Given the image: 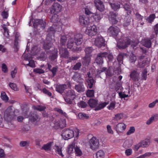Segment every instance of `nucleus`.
<instances>
[{
    "label": "nucleus",
    "mask_w": 158,
    "mask_h": 158,
    "mask_svg": "<svg viewBox=\"0 0 158 158\" xmlns=\"http://www.w3.org/2000/svg\"><path fill=\"white\" fill-rule=\"evenodd\" d=\"M66 96L73 99L75 97V94L74 91L73 90H68L66 93Z\"/></svg>",
    "instance_id": "obj_28"
},
{
    "label": "nucleus",
    "mask_w": 158,
    "mask_h": 158,
    "mask_svg": "<svg viewBox=\"0 0 158 158\" xmlns=\"http://www.w3.org/2000/svg\"><path fill=\"white\" fill-rule=\"evenodd\" d=\"M117 14L113 12L110 13V15L109 16V20L112 24H116L117 23L118 21L116 19V17Z\"/></svg>",
    "instance_id": "obj_22"
},
{
    "label": "nucleus",
    "mask_w": 158,
    "mask_h": 158,
    "mask_svg": "<svg viewBox=\"0 0 158 158\" xmlns=\"http://www.w3.org/2000/svg\"><path fill=\"white\" fill-rule=\"evenodd\" d=\"M86 95L89 97H93L94 96V91L93 90H88L86 93Z\"/></svg>",
    "instance_id": "obj_47"
},
{
    "label": "nucleus",
    "mask_w": 158,
    "mask_h": 158,
    "mask_svg": "<svg viewBox=\"0 0 158 158\" xmlns=\"http://www.w3.org/2000/svg\"><path fill=\"white\" fill-rule=\"evenodd\" d=\"M89 106L91 107H95L98 104V101L94 99H90L88 101Z\"/></svg>",
    "instance_id": "obj_30"
},
{
    "label": "nucleus",
    "mask_w": 158,
    "mask_h": 158,
    "mask_svg": "<svg viewBox=\"0 0 158 158\" xmlns=\"http://www.w3.org/2000/svg\"><path fill=\"white\" fill-rule=\"evenodd\" d=\"M123 7L125 10L128 11L127 13H129L130 14L131 13V11L130 10V6L128 3H125L124 4L123 6ZM127 14H128L127 13Z\"/></svg>",
    "instance_id": "obj_58"
},
{
    "label": "nucleus",
    "mask_w": 158,
    "mask_h": 158,
    "mask_svg": "<svg viewBox=\"0 0 158 158\" xmlns=\"http://www.w3.org/2000/svg\"><path fill=\"white\" fill-rule=\"evenodd\" d=\"M145 66H148V62L145 60L139 62L138 64V66L140 68H143Z\"/></svg>",
    "instance_id": "obj_52"
},
{
    "label": "nucleus",
    "mask_w": 158,
    "mask_h": 158,
    "mask_svg": "<svg viewBox=\"0 0 158 158\" xmlns=\"http://www.w3.org/2000/svg\"><path fill=\"white\" fill-rule=\"evenodd\" d=\"M131 40L129 38L125 37L118 43L117 45L120 48L124 49L131 44Z\"/></svg>",
    "instance_id": "obj_6"
},
{
    "label": "nucleus",
    "mask_w": 158,
    "mask_h": 158,
    "mask_svg": "<svg viewBox=\"0 0 158 158\" xmlns=\"http://www.w3.org/2000/svg\"><path fill=\"white\" fill-rule=\"evenodd\" d=\"M91 57L90 56H85L82 59L81 61L83 65L85 66H87L89 64L90 62Z\"/></svg>",
    "instance_id": "obj_25"
},
{
    "label": "nucleus",
    "mask_w": 158,
    "mask_h": 158,
    "mask_svg": "<svg viewBox=\"0 0 158 158\" xmlns=\"http://www.w3.org/2000/svg\"><path fill=\"white\" fill-rule=\"evenodd\" d=\"M112 9L114 11H118L120 8V3L118 2L111 3L109 2Z\"/></svg>",
    "instance_id": "obj_24"
},
{
    "label": "nucleus",
    "mask_w": 158,
    "mask_h": 158,
    "mask_svg": "<svg viewBox=\"0 0 158 158\" xmlns=\"http://www.w3.org/2000/svg\"><path fill=\"white\" fill-rule=\"evenodd\" d=\"M157 103H158L157 105L158 106V100H156L152 103L149 104L148 105V107L150 108H153Z\"/></svg>",
    "instance_id": "obj_63"
},
{
    "label": "nucleus",
    "mask_w": 158,
    "mask_h": 158,
    "mask_svg": "<svg viewBox=\"0 0 158 158\" xmlns=\"http://www.w3.org/2000/svg\"><path fill=\"white\" fill-rule=\"evenodd\" d=\"M93 49L91 47H88L86 48L85 50V56H90L91 57L92 55L91 54V53L93 51Z\"/></svg>",
    "instance_id": "obj_35"
},
{
    "label": "nucleus",
    "mask_w": 158,
    "mask_h": 158,
    "mask_svg": "<svg viewBox=\"0 0 158 158\" xmlns=\"http://www.w3.org/2000/svg\"><path fill=\"white\" fill-rule=\"evenodd\" d=\"M74 40L76 45H80L82 42V35L81 34H77L75 35Z\"/></svg>",
    "instance_id": "obj_23"
},
{
    "label": "nucleus",
    "mask_w": 158,
    "mask_h": 158,
    "mask_svg": "<svg viewBox=\"0 0 158 158\" xmlns=\"http://www.w3.org/2000/svg\"><path fill=\"white\" fill-rule=\"evenodd\" d=\"M126 128L125 124L123 123H120L118 124L116 127V130L118 133H122L123 132Z\"/></svg>",
    "instance_id": "obj_21"
},
{
    "label": "nucleus",
    "mask_w": 158,
    "mask_h": 158,
    "mask_svg": "<svg viewBox=\"0 0 158 158\" xmlns=\"http://www.w3.org/2000/svg\"><path fill=\"white\" fill-rule=\"evenodd\" d=\"M38 118V116L36 114H33V115H31L30 117V119L32 122H34L36 121Z\"/></svg>",
    "instance_id": "obj_49"
},
{
    "label": "nucleus",
    "mask_w": 158,
    "mask_h": 158,
    "mask_svg": "<svg viewBox=\"0 0 158 158\" xmlns=\"http://www.w3.org/2000/svg\"><path fill=\"white\" fill-rule=\"evenodd\" d=\"M155 15L154 14L151 15L147 18L146 19L147 21L149 23H152L155 18Z\"/></svg>",
    "instance_id": "obj_43"
},
{
    "label": "nucleus",
    "mask_w": 158,
    "mask_h": 158,
    "mask_svg": "<svg viewBox=\"0 0 158 158\" xmlns=\"http://www.w3.org/2000/svg\"><path fill=\"white\" fill-rule=\"evenodd\" d=\"M108 104V103L106 102H104L100 104L98 106L95 107V110H98L103 108Z\"/></svg>",
    "instance_id": "obj_38"
},
{
    "label": "nucleus",
    "mask_w": 158,
    "mask_h": 158,
    "mask_svg": "<svg viewBox=\"0 0 158 158\" xmlns=\"http://www.w3.org/2000/svg\"><path fill=\"white\" fill-rule=\"evenodd\" d=\"M150 143V140L146 139L141 141L139 143L135 145V150L137 151L140 148H146L148 146Z\"/></svg>",
    "instance_id": "obj_9"
},
{
    "label": "nucleus",
    "mask_w": 158,
    "mask_h": 158,
    "mask_svg": "<svg viewBox=\"0 0 158 158\" xmlns=\"http://www.w3.org/2000/svg\"><path fill=\"white\" fill-rule=\"evenodd\" d=\"M102 15L101 14H97L95 15L94 16V18L95 20L97 22H99L102 18Z\"/></svg>",
    "instance_id": "obj_46"
},
{
    "label": "nucleus",
    "mask_w": 158,
    "mask_h": 158,
    "mask_svg": "<svg viewBox=\"0 0 158 158\" xmlns=\"http://www.w3.org/2000/svg\"><path fill=\"white\" fill-rule=\"evenodd\" d=\"M2 27L4 30V35L5 36L7 37L9 36V31L8 28L6 27V26L5 24H3Z\"/></svg>",
    "instance_id": "obj_42"
},
{
    "label": "nucleus",
    "mask_w": 158,
    "mask_h": 158,
    "mask_svg": "<svg viewBox=\"0 0 158 158\" xmlns=\"http://www.w3.org/2000/svg\"><path fill=\"white\" fill-rule=\"evenodd\" d=\"M95 45L99 48L104 46L106 44L105 42L104 38L101 36L97 37L94 41Z\"/></svg>",
    "instance_id": "obj_12"
},
{
    "label": "nucleus",
    "mask_w": 158,
    "mask_h": 158,
    "mask_svg": "<svg viewBox=\"0 0 158 158\" xmlns=\"http://www.w3.org/2000/svg\"><path fill=\"white\" fill-rule=\"evenodd\" d=\"M85 13L87 15H90L93 13L91 8L89 6H87L85 8Z\"/></svg>",
    "instance_id": "obj_39"
},
{
    "label": "nucleus",
    "mask_w": 158,
    "mask_h": 158,
    "mask_svg": "<svg viewBox=\"0 0 158 158\" xmlns=\"http://www.w3.org/2000/svg\"><path fill=\"white\" fill-rule=\"evenodd\" d=\"M72 79L74 81L79 83H83L84 79L81 74L78 73H75L72 77Z\"/></svg>",
    "instance_id": "obj_18"
},
{
    "label": "nucleus",
    "mask_w": 158,
    "mask_h": 158,
    "mask_svg": "<svg viewBox=\"0 0 158 158\" xmlns=\"http://www.w3.org/2000/svg\"><path fill=\"white\" fill-rule=\"evenodd\" d=\"M85 83L88 88H92L94 82V80L89 72H88L85 75Z\"/></svg>",
    "instance_id": "obj_7"
},
{
    "label": "nucleus",
    "mask_w": 158,
    "mask_h": 158,
    "mask_svg": "<svg viewBox=\"0 0 158 158\" xmlns=\"http://www.w3.org/2000/svg\"><path fill=\"white\" fill-rule=\"evenodd\" d=\"M123 117V114L122 113L118 114L115 115V116L113 118L112 120L118 121L122 119Z\"/></svg>",
    "instance_id": "obj_41"
},
{
    "label": "nucleus",
    "mask_w": 158,
    "mask_h": 158,
    "mask_svg": "<svg viewBox=\"0 0 158 158\" xmlns=\"http://www.w3.org/2000/svg\"><path fill=\"white\" fill-rule=\"evenodd\" d=\"M77 104L79 107H81V108H85L87 106V104L83 101L80 102L78 103Z\"/></svg>",
    "instance_id": "obj_53"
},
{
    "label": "nucleus",
    "mask_w": 158,
    "mask_h": 158,
    "mask_svg": "<svg viewBox=\"0 0 158 158\" xmlns=\"http://www.w3.org/2000/svg\"><path fill=\"white\" fill-rule=\"evenodd\" d=\"M67 40V37L66 35H61L60 39V47H65Z\"/></svg>",
    "instance_id": "obj_29"
},
{
    "label": "nucleus",
    "mask_w": 158,
    "mask_h": 158,
    "mask_svg": "<svg viewBox=\"0 0 158 158\" xmlns=\"http://www.w3.org/2000/svg\"><path fill=\"white\" fill-rule=\"evenodd\" d=\"M124 56V54L123 53H120L118 56L117 59L119 62L121 63L123 61Z\"/></svg>",
    "instance_id": "obj_56"
},
{
    "label": "nucleus",
    "mask_w": 158,
    "mask_h": 158,
    "mask_svg": "<svg viewBox=\"0 0 158 158\" xmlns=\"http://www.w3.org/2000/svg\"><path fill=\"white\" fill-rule=\"evenodd\" d=\"M135 131V127H131L130 128L129 130L127 133V135H130L132 134Z\"/></svg>",
    "instance_id": "obj_57"
},
{
    "label": "nucleus",
    "mask_w": 158,
    "mask_h": 158,
    "mask_svg": "<svg viewBox=\"0 0 158 158\" xmlns=\"http://www.w3.org/2000/svg\"><path fill=\"white\" fill-rule=\"evenodd\" d=\"M120 31L119 28L115 26L110 27L108 30V33L110 36L116 37Z\"/></svg>",
    "instance_id": "obj_8"
},
{
    "label": "nucleus",
    "mask_w": 158,
    "mask_h": 158,
    "mask_svg": "<svg viewBox=\"0 0 158 158\" xmlns=\"http://www.w3.org/2000/svg\"><path fill=\"white\" fill-rule=\"evenodd\" d=\"M1 98L2 100L5 102H8L9 100V98L5 92H2L1 93Z\"/></svg>",
    "instance_id": "obj_36"
},
{
    "label": "nucleus",
    "mask_w": 158,
    "mask_h": 158,
    "mask_svg": "<svg viewBox=\"0 0 158 158\" xmlns=\"http://www.w3.org/2000/svg\"><path fill=\"white\" fill-rule=\"evenodd\" d=\"M97 29L96 26L93 25L88 27L85 30V34L89 35L92 36L95 35L97 33Z\"/></svg>",
    "instance_id": "obj_11"
},
{
    "label": "nucleus",
    "mask_w": 158,
    "mask_h": 158,
    "mask_svg": "<svg viewBox=\"0 0 158 158\" xmlns=\"http://www.w3.org/2000/svg\"><path fill=\"white\" fill-rule=\"evenodd\" d=\"M62 6L58 2L54 3L49 8L50 13L51 14H57L62 10Z\"/></svg>",
    "instance_id": "obj_5"
},
{
    "label": "nucleus",
    "mask_w": 158,
    "mask_h": 158,
    "mask_svg": "<svg viewBox=\"0 0 158 158\" xmlns=\"http://www.w3.org/2000/svg\"><path fill=\"white\" fill-rule=\"evenodd\" d=\"M48 31L49 33L47 35L46 42L43 45L44 48L46 51L49 49L53 46L52 43L51 42L52 38H51L50 36L51 35L52 36V34L53 35L55 32L54 29L52 27H50Z\"/></svg>",
    "instance_id": "obj_2"
},
{
    "label": "nucleus",
    "mask_w": 158,
    "mask_h": 158,
    "mask_svg": "<svg viewBox=\"0 0 158 158\" xmlns=\"http://www.w3.org/2000/svg\"><path fill=\"white\" fill-rule=\"evenodd\" d=\"M33 108L34 109L40 111H43L46 109L45 106L41 105L34 106Z\"/></svg>",
    "instance_id": "obj_48"
},
{
    "label": "nucleus",
    "mask_w": 158,
    "mask_h": 158,
    "mask_svg": "<svg viewBox=\"0 0 158 158\" xmlns=\"http://www.w3.org/2000/svg\"><path fill=\"white\" fill-rule=\"evenodd\" d=\"M79 131L77 129H75L74 131L69 129H64L62 131L61 136L64 140H67L73 138L74 135L77 137Z\"/></svg>",
    "instance_id": "obj_1"
},
{
    "label": "nucleus",
    "mask_w": 158,
    "mask_h": 158,
    "mask_svg": "<svg viewBox=\"0 0 158 158\" xmlns=\"http://www.w3.org/2000/svg\"><path fill=\"white\" fill-rule=\"evenodd\" d=\"M62 123L63 124H62L60 122L59 123V122H56L55 123V125L59 127H62L65 126V121L64 120H63L62 121Z\"/></svg>",
    "instance_id": "obj_55"
},
{
    "label": "nucleus",
    "mask_w": 158,
    "mask_h": 158,
    "mask_svg": "<svg viewBox=\"0 0 158 158\" xmlns=\"http://www.w3.org/2000/svg\"><path fill=\"white\" fill-rule=\"evenodd\" d=\"M75 146V143L74 142L72 143L69 145L67 150L68 154H70L73 152V148Z\"/></svg>",
    "instance_id": "obj_33"
},
{
    "label": "nucleus",
    "mask_w": 158,
    "mask_h": 158,
    "mask_svg": "<svg viewBox=\"0 0 158 158\" xmlns=\"http://www.w3.org/2000/svg\"><path fill=\"white\" fill-rule=\"evenodd\" d=\"M56 152L58 154L62 157L64 156V155L62 152L61 148H60L59 147L57 146L56 147Z\"/></svg>",
    "instance_id": "obj_61"
},
{
    "label": "nucleus",
    "mask_w": 158,
    "mask_h": 158,
    "mask_svg": "<svg viewBox=\"0 0 158 158\" xmlns=\"http://www.w3.org/2000/svg\"><path fill=\"white\" fill-rule=\"evenodd\" d=\"M96 156L97 158H104L105 153L103 151L100 150L97 152Z\"/></svg>",
    "instance_id": "obj_31"
},
{
    "label": "nucleus",
    "mask_w": 158,
    "mask_h": 158,
    "mask_svg": "<svg viewBox=\"0 0 158 158\" xmlns=\"http://www.w3.org/2000/svg\"><path fill=\"white\" fill-rule=\"evenodd\" d=\"M94 3L97 8L100 11H103L105 9L103 3L100 0H95Z\"/></svg>",
    "instance_id": "obj_20"
},
{
    "label": "nucleus",
    "mask_w": 158,
    "mask_h": 158,
    "mask_svg": "<svg viewBox=\"0 0 158 158\" xmlns=\"http://www.w3.org/2000/svg\"><path fill=\"white\" fill-rule=\"evenodd\" d=\"M83 84V83H79V84L75 85V89L77 92H82L84 91L85 87Z\"/></svg>",
    "instance_id": "obj_27"
},
{
    "label": "nucleus",
    "mask_w": 158,
    "mask_h": 158,
    "mask_svg": "<svg viewBox=\"0 0 158 158\" xmlns=\"http://www.w3.org/2000/svg\"><path fill=\"white\" fill-rule=\"evenodd\" d=\"M33 71L36 73H39L40 74L43 73H44V71L43 70L39 68H36L33 70Z\"/></svg>",
    "instance_id": "obj_54"
},
{
    "label": "nucleus",
    "mask_w": 158,
    "mask_h": 158,
    "mask_svg": "<svg viewBox=\"0 0 158 158\" xmlns=\"http://www.w3.org/2000/svg\"><path fill=\"white\" fill-rule=\"evenodd\" d=\"M2 70L4 73H7L8 72V69L6 65L3 63L2 64Z\"/></svg>",
    "instance_id": "obj_62"
},
{
    "label": "nucleus",
    "mask_w": 158,
    "mask_h": 158,
    "mask_svg": "<svg viewBox=\"0 0 158 158\" xmlns=\"http://www.w3.org/2000/svg\"><path fill=\"white\" fill-rule=\"evenodd\" d=\"M89 145L92 150H96L99 148L98 140L95 137H93L89 141Z\"/></svg>",
    "instance_id": "obj_10"
},
{
    "label": "nucleus",
    "mask_w": 158,
    "mask_h": 158,
    "mask_svg": "<svg viewBox=\"0 0 158 158\" xmlns=\"http://www.w3.org/2000/svg\"><path fill=\"white\" fill-rule=\"evenodd\" d=\"M107 53L106 52H100L98 54L95 61L96 63L102 64L103 63V57H106Z\"/></svg>",
    "instance_id": "obj_14"
},
{
    "label": "nucleus",
    "mask_w": 158,
    "mask_h": 158,
    "mask_svg": "<svg viewBox=\"0 0 158 158\" xmlns=\"http://www.w3.org/2000/svg\"><path fill=\"white\" fill-rule=\"evenodd\" d=\"M15 110L12 106L8 107L4 113V120L8 122L11 121L15 116Z\"/></svg>",
    "instance_id": "obj_3"
},
{
    "label": "nucleus",
    "mask_w": 158,
    "mask_h": 158,
    "mask_svg": "<svg viewBox=\"0 0 158 158\" xmlns=\"http://www.w3.org/2000/svg\"><path fill=\"white\" fill-rule=\"evenodd\" d=\"M122 88L121 85L120 83L119 82L117 83L115 86V89L118 93L119 96L120 98H124L130 96L129 88L126 89V91H124L123 93L119 92V89L121 90Z\"/></svg>",
    "instance_id": "obj_4"
},
{
    "label": "nucleus",
    "mask_w": 158,
    "mask_h": 158,
    "mask_svg": "<svg viewBox=\"0 0 158 158\" xmlns=\"http://www.w3.org/2000/svg\"><path fill=\"white\" fill-rule=\"evenodd\" d=\"M136 60V57L135 55L132 54L130 55L129 61L131 63H134Z\"/></svg>",
    "instance_id": "obj_51"
},
{
    "label": "nucleus",
    "mask_w": 158,
    "mask_h": 158,
    "mask_svg": "<svg viewBox=\"0 0 158 158\" xmlns=\"http://www.w3.org/2000/svg\"><path fill=\"white\" fill-rule=\"evenodd\" d=\"M135 16L136 18L139 21L140 24L141 25H143L144 24V22L143 21V17L138 13H136L135 14Z\"/></svg>",
    "instance_id": "obj_32"
},
{
    "label": "nucleus",
    "mask_w": 158,
    "mask_h": 158,
    "mask_svg": "<svg viewBox=\"0 0 158 158\" xmlns=\"http://www.w3.org/2000/svg\"><path fill=\"white\" fill-rule=\"evenodd\" d=\"M78 117L80 119H84L88 118V117L86 116V114L83 113H80L78 114Z\"/></svg>",
    "instance_id": "obj_60"
},
{
    "label": "nucleus",
    "mask_w": 158,
    "mask_h": 158,
    "mask_svg": "<svg viewBox=\"0 0 158 158\" xmlns=\"http://www.w3.org/2000/svg\"><path fill=\"white\" fill-rule=\"evenodd\" d=\"M51 148V145L50 143H49L46 144H44L42 147V149H43L45 151H48L50 150Z\"/></svg>",
    "instance_id": "obj_50"
},
{
    "label": "nucleus",
    "mask_w": 158,
    "mask_h": 158,
    "mask_svg": "<svg viewBox=\"0 0 158 158\" xmlns=\"http://www.w3.org/2000/svg\"><path fill=\"white\" fill-rule=\"evenodd\" d=\"M59 53L62 57L67 58L69 57V52L65 47H59Z\"/></svg>",
    "instance_id": "obj_15"
},
{
    "label": "nucleus",
    "mask_w": 158,
    "mask_h": 158,
    "mask_svg": "<svg viewBox=\"0 0 158 158\" xmlns=\"http://www.w3.org/2000/svg\"><path fill=\"white\" fill-rule=\"evenodd\" d=\"M81 66V62H78L76 64L73 68V69L74 70L79 69Z\"/></svg>",
    "instance_id": "obj_59"
},
{
    "label": "nucleus",
    "mask_w": 158,
    "mask_h": 158,
    "mask_svg": "<svg viewBox=\"0 0 158 158\" xmlns=\"http://www.w3.org/2000/svg\"><path fill=\"white\" fill-rule=\"evenodd\" d=\"M56 90L60 94H62L67 88V85L65 84L57 85H56Z\"/></svg>",
    "instance_id": "obj_19"
},
{
    "label": "nucleus",
    "mask_w": 158,
    "mask_h": 158,
    "mask_svg": "<svg viewBox=\"0 0 158 158\" xmlns=\"http://www.w3.org/2000/svg\"><path fill=\"white\" fill-rule=\"evenodd\" d=\"M152 153L150 152H146L143 155L140 156L139 157L140 158H145V157H148L150 156Z\"/></svg>",
    "instance_id": "obj_64"
},
{
    "label": "nucleus",
    "mask_w": 158,
    "mask_h": 158,
    "mask_svg": "<svg viewBox=\"0 0 158 158\" xmlns=\"http://www.w3.org/2000/svg\"><path fill=\"white\" fill-rule=\"evenodd\" d=\"M75 43L74 44V40L73 38L69 39L68 41L67 44V47L69 48L72 49L73 51H78L79 49H78L77 47L75 45Z\"/></svg>",
    "instance_id": "obj_16"
},
{
    "label": "nucleus",
    "mask_w": 158,
    "mask_h": 158,
    "mask_svg": "<svg viewBox=\"0 0 158 158\" xmlns=\"http://www.w3.org/2000/svg\"><path fill=\"white\" fill-rule=\"evenodd\" d=\"M147 71L146 69H144L142 71L141 74V79L146 80L147 78Z\"/></svg>",
    "instance_id": "obj_45"
},
{
    "label": "nucleus",
    "mask_w": 158,
    "mask_h": 158,
    "mask_svg": "<svg viewBox=\"0 0 158 158\" xmlns=\"http://www.w3.org/2000/svg\"><path fill=\"white\" fill-rule=\"evenodd\" d=\"M35 22L38 23V26L40 27L42 29H44L45 25V22L42 19H37Z\"/></svg>",
    "instance_id": "obj_34"
},
{
    "label": "nucleus",
    "mask_w": 158,
    "mask_h": 158,
    "mask_svg": "<svg viewBox=\"0 0 158 158\" xmlns=\"http://www.w3.org/2000/svg\"><path fill=\"white\" fill-rule=\"evenodd\" d=\"M53 15L52 17L50 18V21L53 23H56L58 21L57 18L58 16L57 14H52Z\"/></svg>",
    "instance_id": "obj_44"
},
{
    "label": "nucleus",
    "mask_w": 158,
    "mask_h": 158,
    "mask_svg": "<svg viewBox=\"0 0 158 158\" xmlns=\"http://www.w3.org/2000/svg\"><path fill=\"white\" fill-rule=\"evenodd\" d=\"M142 44L143 45L146 47L150 48L151 47L152 43L149 39L146 38L142 40Z\"/></svg>",
    "instance_id": "obj_26"
},
{
    "label": "nucleus",
    "mask_w": 158,
    "mask_h": 158,
    "mask_svg": "<svg viewBox=\"0 0 158 158\" xmlns=\"http://www.w3.org/2000/svg\"><path fill=\"white\" fill-rule=\"evenodd\" d=\"M9 85L11 89L15 91H17L19 90V89L18 88L17 85L15 83L10 82L9 84Z\"/></svg>",
    "instance_id": "obj_40"
},
{
    "label": "nucleus",
    "mask_w": 158,
    "mask_h": 158,
    "mask_svg": "<svg viewBox=\"0 0 158 158\" xmlns=\"http://www.w3.org/2000/svg\"><path fill=\"white\" fill-rule=\"evenodd\" d=\"M79 21L80 24L83 26L88 25L90 23L89 18L85 16H80Z\"/></svg>",
    "instance_id": "obj_17"
},
{
    "label": "nucleus",
    "mask_w": 158,
    "mask_h": 158,
    "mask_svg": "<svg viewBox=\"0 0 158 158\" xmlns=\"http://www.w3.org/2000/svg\"><path fill=\"white\" fill-rule=\"evenodd\" d=\"M139 73L138 72L137 70L135 69L132 71L130 75L131 80L133 81H139Z\"/></svg>",
    "instance_id": "obj_13"
},
{
    "label": "nucleus",
    "mask_w": 158,
    "mask_h": 158,
    "mask_svg": "<svg viewBox=\"0 0 158 158\" xmlns=\"http://www.w3.org/2000/svg\"><path fill=\"white\" fill-rule=\"evenodd\" d=\"M131 17H126L124 22L123 23V26L124 27H126L129 26L131 22Z\"/></svg>",
    "instance_id": "obj_37"
}]
</instances>
